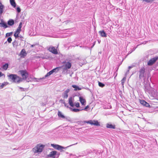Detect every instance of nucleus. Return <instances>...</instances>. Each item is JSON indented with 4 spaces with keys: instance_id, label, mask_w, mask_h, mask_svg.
<instances>
[{
    "instance_id": "nucleus-21",
    "label": "nucleus",
    "mask_w": 158,
    "mask_h": 158,
    "mask_svg": "<svg viewBox=\"0 0 158 158\" xmlns=\"http://www.w3.org/2000/svg\"><path fill=\"white\" fill-rule=\"evenodd\" d=\"M72 87L74 89V90L76 91L77 90H80L81 89V88H80L78 86L76 85H73Z\"/></svg>"
},
{
    "instance_id": "nucleus-11",
    "label": "nucleus",
    "mask_w": 158,
    "mask_h": 158,
    "mask_svg": "<svg viewBox=\"0 0 158 158\" xmlns=\"http://www.w3.org/2000/svg\"><path fill=\"white\" fill-rule=\"evenodd\" d=\"M140 102V104L142 105L143 106H145L146 107H150V106L148 103L146 101L143 100H139Z\"/></svg>"
},
{
    "instance_id": "nucleus-1",
    "label": "nucleus",
    "mask_w": 158,
    "mask_h": 158,
    "mask_svg": "<svg viewBox=\"0 0 158 158\" xmlns=\"http://www.w3.org/2000/svg\"><path fill=\"white\" fill-rule=\"evenodd\" d=\"M7 76L9 77V80L13 83H19L23 80L22 78L15 74H10Z\"/></svg>"
},
{
    "instance_id": "nucleus-43",
    "label": "nucleus",
    "mask_w": 158,
    "mask_h": 158,
    "mask_svg": "<svg viewBox=\"0 0 158 158\" xmlns=\"http://www.w3.org/2000/svg\"><path fill=\"white\" fill-rule=\"evenodd\" d=\"M60 102L63 104H65V101L64 99H60L59 101Z\"/></svg>"
},
{
    "instance_id": "nucleus-16",
    "label": "nucleus",
    "mask_w": 158,
    "mask_h": 158,
    "mask_svg": "<svg viewBox=\"0 0 158 158\" xmlns=\"http://www.w3.org/2000/svg\"><path fill=\"white\" fill-rule=\"evenodd\" d=\"M79 98V101H80L81 104L83 105H85L86 103L85 100L83 98L82 96H80Z\"/></svg>"
},
{
    "instance_id": "nucleus-6",
    "label": "nucleus",
    "mask_w": 158,
    "mask_h": 158,
    "mask_svg": "<svg viewBox=\"0 0 158 158\" xmlns=\"http://www.w3.org/2000/svg\"><path fill=\"white\" fill-rule=\"evenodd\" d=\"M63 64H65L64 67V71H66V73H67L68 69H70L72 66V64L71 63L68 61L66 62L65 61H63Z\"/></svg>"
},
{
    "instance_id": "nucleus-47",
    "label": "nucleus",
    "mask_w": 158,
    "mask_h": 158,
    "mask_svg": "<svg viewBox=\"0 0 158 158\" xmlns=\"http://www.w3.org/2000/svg\"><path fill=\"white\" fill-rule=\"evenodd\" d=\"M3 76H4V77H5V75L2 73L0 71V77Z\"/></svg>"
},
{
    "instance_id": "nucleus-18",
    "label": "nucleus",
    "mask_w": 158,
    "mask_h": 158,
    "mask_svg": "<svg viewBox=\"0 0 158 158\" xmlns=\"http://www.w3.org/2000/svg\"><path fill=\"white\" fill-rule=\"evenodd\" d=\"M106 127L107 128L115 129V126L114 125H112L111 123H107Z\"/></svg>"
},
{
    "instance_id": "nucleus-9",
    "label": "nucleus",
    "mask_w": 158,
    "mask_h": 158,
    "mask_svg": "<svg viewBox=\"0 0 158 158\" xmlns=\"http://www.w3.org/2000/svg\"><path fill=\"white\" fill-rule=\"evenodd\" d=\"M145 72V69L144 68H141L139 71V78L140 79L144 77V74Z\"/></svg>"
},
{
    "instance_id": "nucleus-7",
    "label": "nucleus",
    "mask_w": 158,
    "mask_h": 158,
    "mask_svg": "<svg viewBox=\"0 0 158 158\" xmlns=\"http://www.w3.org/2000/svg\"><path fill=\"white\" fill-rule=\"evenodd\" d=\"M158 59V56H156L151 59L148 63V64L149 66L153 65Z\"/></svg>"
},
{
    "instance_id": "nucleus-29",
    "label": "nucleus",
    "mask_w": 158,
    "mask_h": 158,
    "mask_svg": "<svg viewBox=\"0 0 158 158\" xmlns=\"http://www.w3.org/2000/svg\"><path fill=\"white\" fill-rule=\"evenodd\" d=\"M8 83L7 82H4L3 83H2V85L0 86V89H2Z\"/></svg>"
},
{
    "instance_id": "nucleus-33",
    "label": "nucleus",
    "mask_w": 158,
    "mask_h": 158,
    "mask_svg": "<svg viewBox=\"0 0 158 158\" xmlns=\"http://www.w3.org/2000/svg\"><path fill=\"white\" fill-rule=\"evenodd\" d=\"M143 1H144L147 3H151L155 0H143Z\"/></svg>"
},
{
    "instance_id": "nucleus-37",
    "label": "nucleus",
    "mask_w": 158,
    "mask_h": 158,
    "mask_svg": "<svg viewBox=\"0 0 158 158\" xmlns=\"http://www.w3.org/2000/svg\"><path fill=\"white\" fill-rule=\"evenodd\" d=\"M39 45V44L38 43H35L33 44H32V45H31V48H33V47H35V46H38Z\"/></svg>"
},
{
    "instance_id": "nucleus-19",
    "label": "nucleus",
    "mask_w": 158,
    "mask_h": 158,
    "mask_svg": "<svg viewBox=\"0 0 158 158\" xmlns=\"http://www.w3.org/2000/svg\"><path fill=\"white\" fill-rule=\"evenodd\" d=\"M7 23L8 25L12 26L14 24L15 21L13 19H11L7 21Z\"/></svg>"
},
{
    "instance_id": "nucleus-14",
    "label": "nucleus",
    "mask_w": 158,
    "mask_h": 158,
    "mask_svg": "<svg viewBox=\"0 0 158 158\" xmlns=\"http://www.w3.org/2000/svg\"><path fill=\"white\" fill-rule=\"evenodd\" d=\"M74 98L72 97H70L69 99V105L71 107H73L74 104L73 103Z\"/></svg>"
},
{
    "instance_id": "nucleus-31",
    "label": "nucleus",
    "mask_w": 158,
    "mask_h": 158,
    "mask_svg": "<svg viewBox=\"0 0 158 158\" xmlns=\"http://www.w3.org/2000/svg\"><path fill=\"white\" fill-rule=\"evenodd\" d=\"M13 33V32L6 33V37H7L11 36L12 35Z\"/></svg>"
},
{
    "instance_id": "nucleus-49",
    "label": "nucleus",
    "mask_w": 158,
    "mask_h": 158,
    "mask_svg": "<svg viewBox=\"0 0 158 158\" xmlns=\"http://www.w3.org/2000/svg\"><path fill=\"white\" fill-rule=\"evenodd\" d=\"M134 66V65H131V66H129L128 67V69H129V70L130 69H131L132 68H133Z\"/></svg>"
},
{
    "instance_id": "nucleus-35",
    "label": "nucleus",
    "mask_w": 158,
    "mask_h": 158,
    "mask_svg": "<svg viewBox=\"0 0 158 158\" xmlns=\"http://www.w3.org/2000/svg\"><path fill=\"white\" fill-rule=\"evenodd\" d=\"M19 34L18 33L15 32V33L14 34V36L15 39H17V38L19 37Z\"/></svg>"
},
{
    "instance_id": "nucleus-38",
    "label": "nucleus",
    "mask_w": 158,
    "mask_h": 158,
    "mask_svg": "<svg viewBox=\"0 0 158 158\" xmlns=\"http://www.w3.org/2000/svg\"><path fill=\"white\" fill-rule=\"evenodd\" d=\"M52 74V73H51L50 71L49 72H48L47 74L45 76V77H46Z\"/></svg>"
},
{
    "instance_id": "nucleus-24",
    "label": "nucleus",
    "mask_w": 158,
    "mask_h": 158,
    "mask_svg": "<svg viewBox=\"0 0 158 158\" xmlns=\"http://www.w3.org/2000/svg\"><path fill=\"white\" fill-rule=\"evenodd\" d=\"M69 109L72 111H73L74 112H78L82 110V109H76V108H74L73 109L71 108V107L69 108Z\"/></svg>"
},
{
    "instance_id": "nucleus-22",
    "label": "nucleus",
    "mask_w": 158,
    "mask_h": 158,
    "mask_svg": "<svg viewBox=\"0 0 158 158\" xmlns=\"http://www.w3.org/2000/svg\"><path fill=\"white\" fill-rule=\"evenodd\" d=\"M10 3L11 5L14 7L16 6V4L15 2V0H10Z\"/></svg>"
},
{
    "instance_id": "nucleus-62",
    "label": "nucleus",
    "mask_w": 158,
    "mask_h": 158,
    "mask_svg": "<svg viewBox=\"0 0 158 158\" xmlns=\"http://www.w3.org/2000/svg\"><path fill=\"white\" fill-rule=\"evenodd\" d=\"M144 87H145L144 90L146 92V87L145 86Z\"/></svg>"
},
{
    "instance_id": "nucleus-42",
    "label": "nucleus",
    "mask_w": 158,
    "mask_h": 158,
    "mask_svg": "<svg viewBox=\"0 0 158 158\" xmlns=\"http://www.w3.org/2000/svg\"><path fill=\"white\" fill-rule=\"evenodd\" d=\"M16 10L17 12L19 13L21 12V9L19 7H17L16 8Z\"/></svg>"
},
{
    "instance_id": "nucleus-17",
    "label": "nucleus",
    "mask_w": 158,
    "mask_h": 158,
    "mask_svg": "<svg viewBox=\"0 0 158 158\" xmlns=\"http://www.w3.org/2000/svg\"><path fill=\"white\" fill-rule=\"evenodd\" d=\"M99 33L102 37H106L107 34L104 30L100 31L98 32Z\"/></svg>"
},
{
    "instance_id": "nucleus-56",
    "label": "nucleus",
    "mask_w": 158,
    "mask_h": 158,
    "mask_svg": "<svg viewBox=\"0 0 158 158\" xmlns=\"http://www.w3.org/2000/svg\"><path fill=\"white\" fill-rule=\"evenodd\" d=\"M82 122H83V121L78 122V123H79L78 124H83L84 123H81Z\"/></svg>"
},
{
    "instance_id": "nucleus-8",
    "label": "nucleus",
    "mask_w": 158,
    "mask_h": 158,
    "mask_svg": "<svg viewBox=\"0 0 158 158\" xmlns=\"http://www.w3.org/2000/svg\"><path fill=\"white\" fill-rule=\"evenodd\" d=\"M48 50L50 52H51L53 54H58L57 51L55 47L52 46H50Z\"/></svg>"
},
{
    "instance_id": "nucleus-55",
    "label": "nucleus",
    "mask_w": 158,
    "mask_h": 158,
    "mask_svg": "<svg viewBox=\"0 0 158 158\" xmlns=\"http://www.w3.org/2000/svg\"><path fill=\"white\" fill-rule=\"evenodd\" d=\"M17 30L20 31H21V28L18 27L17 29Z\"/></svg>"
},
{
    "instance_id": "nucleus-13",
    "label": "nucleus",
    "mask_w": 158,
    "mask_h": 158,
    "mask_svg": "<svg viewBox=\"0 0 158 158\" xmlns=\"http://www.w3.org/2000/svg\"><path fill=\"white\" fill-rule=\"evenodd\" d=\"M69 91V89H68L62 94V97L64 98H68V93Z\"/></svg>"
},
{
    "instance_id": "nucleus-60",
    "label": "nucleus",
    "mask_w": 158,
    "mask_h": 158,
    "mask_svg": "<svg viewBox=\"0 0 158 158\" xmlns=\"http://www.w3.org/2000/svg\"><path fill=\"white\" fill-rule=\"evenodd\" d=\"M136 49V48H133V50L132 51H134L135 50V49Z\"/></svg>"
},
{
    "instance_id": "nucleus-2",
    "label": "nucleus",
    "mask_w": 158,
    "mask_h": 158,
    "mask_svg": "<svg viewBox=\"0 0 158 158\" xmlns=\"http://www.w3.org/2000/svg\"><path fill=\"white\" fill-rule=\"evenodd\" d=\"M57 115L58 117L61 119L70 122H72L73 121V120L69 116H64L62 113L60 111H58Z\"/></svg>"
},
{
    "instance_id": "nucleus-51",
    "label": "nucleus",
    "mask_w": 158,
    "mask_h": 158,
    "mask_svg": "<svg viewBox=\"0 0 158 158\" xmlns=\"http://www.w3.org/2000/svg\"><path fill=\"white\" fill-rule=\"evenodd\" d=\"M64 104V106H65V107H67V108H69H69H70V107H69V106H67V104H66V103H65V104Z\"/></svg>"
},
{
    "instance_id": "nucleus-63",
    "label": "nucleus",
    "mask_w": 158,
    "mask_h": 158,
    "mask_svg": "<svg viewBox=\"0 0 158 158\" xmlns=\"http://www.w3.org/2000/svg\"><path fill=\"white\" fill-rule=\"evenodd\" d=\"M83 48H85V49H87V48H88V47H85H85H83Z\"/></svg>"
},
{
    "instance_id": "nucleus-30",
    "label": "nucleus",
    "mask_w": 158,
    "mask_h": 158,
    "mask_svg": "<svg viewBox=\"0 0 158 158\" xmlns=\"http://www.w3.org/2000/svg\"><path fill=\"white\" fill-rule=\"evenodd\" d=\"M98 85L101 87H103L105 86V84L102 83V82H100L99 81H98Z\"/></svg>"
},
{
    "instance_id": "nucleus-36",
    "label": "nucleus",
    "mask_w": 158,
    "mask_h": 158,
    "mask_svg": "<svg viewBox=\"0 0 158 158\" xmlns=\"http://www.w3.org/2000/svg\"><path fill=\"white\" fill-rule=\"evenodd\" d=\"M85 154L87 155L89 153H90L91 152V151L90 150L87 149L85 151Z\"/></svg>"
},
{
    "instance_id": "nucleus-44",
    "label": "nucleus",
    "mask_w": 158,
    "mask_h": 158,
    "mask_svg": "<svg viewBox=\"0 0 158 158\" xmlns=\"http://www.w3.org/2000/svg\"><path fill=\"white\" fill-rule=\"evenodd\" d=\"M19 37L20 38V39L21 41H25V40H23V38L22 35H20L19 36Z\"/></svg>"
},
{
    "instance_id": "nucleus-32",
    "label": "nucleus",
    "mask_w": 158,
    "mask_h": 158,
    "mask_svg": "<svg viewBox=\"0 0 158 158\" xmlns=\"http://www.w3.org/2000/svg\"><path fill=\"white\" fill-rule=\"evenodd\" d=\"M34 79L36 80V79H37V78L35 77H31L30 78H28L27 80V81L28 82H29V81H31V80H33Z\"/></svg>"
},
{
    "instance_id": "nucleus-50",
    "label": "nucleus",
    "mask_w": 158,
    "mask_h": 158,
    "mask_svg": "<svg viewBox=\"0 0 158 158\" xmlns=\"http://www.w3.org/2000/svg\"><path fill=\"white\" fill-rule=\"evenodd\" d=\"M110 8L111 9V10H112L113 9H115L114 7V6H112V5L111 6H110Z\"/></svg>"
},
{
    "instance_id": "nucleus-5",
    "label": "nucleus",
    "mask_w": 158,
    "mask_h": 158,
    "mask_svg": "<svg viewBox=\"0 0 158 158\" xmlns=\"http://www.w3.org/2000/svg\"><path fill=\"white\" fill-rule=\"evenodd\" d=\"M19 72L23 77V79H27L28 76V73L26 70H20Z\"/></svg>"
},
{
    "instance_id": "nucleus-20",
    "label": "nucleus",
    "mask_w": 158,
    "mask_h": 158,
    "mask_svg": "<svg viewBox=\"0 0 158 158\" xmlns=\"http://www.w3.org/2000/svg\"><path fill=\"white\" fill-rule=\"evenodd\" d=\"M61 67H56L51 70L50 71L52 74H53L54 73H56L61 68Z\"/></svg>"
},
{
    "instance_id": "nucleus-3",
    "label": "nucleus",
    "mask_w": 158,
    "mask_h": 158,
    "mask_svg": "<svg viewBox=\"0 0 158 158\" xmlns=\"http://www.w3.org/2000/svg\"><path fill=\"white\" fill-rule=\"evenodd\" d=\"M77 143L70 145L66 147H64L61 146L59 145L58 144H51V145L55 149L60 150L61 152H62L64 151V150L62 149H66L67 148H68L69 147H70L72 145L77 144Z\"/></svg>"
},
{
    "instance_id": "nucleus-54",
    "label": "nucleus",
    "mask_w": 158,
    "mask_h": 158,
    "mask_svg": "<svg viewBox=\"0 0 158 158\" xmlns=\"http://www.w3.org/2000/svg\"><path fill=\"white\" fill-rule=\"evenodd\" d=\"M20 32V31H19L17 30H16V31L15 32L16 33H18L19 34Z\"/></svg>"
},
{
    "instance_id": "nucleus-34",
    "label": "nucleus",
    "mask_w": 158,
    "mask_h": 158,
    "mask_svg": "<svg viewBox=\"0 0 158 158\" xmlns=\"http://www.w3.org/2000/svg\"><path fill=\"white\" fill-rule=\"evenodd\" d=\"M126 77H124L123 79H122V80H121V83H122V84L123 85V84H124V82L125 81H126Z\"/></svg>"
},
{
    "instance_id": "nucleus-28",
    "label": "nucleus",
    "mask_w": 158,
    "mask_h": 158,
    "mask_svg": "<svg viewBox=\"0 0 158 158\" xmlns=\"http://www.w3.org/2000/svg\"><path fill=\"white\" fill-rule=\"evenodd\" d=\"M18 42L16 40H15L12 43L14 47L17 48L18 45Z\"/></svg>"
},
{
    "instance_id": "nucleus-12",
    "label": "nucleus",
    "mask_w": 158,
    "mask_h": 158,
    "mask_svg": "<svg viewBox=\"0 0 158 158\" xmlns=\"http://www.w3.org/2000/svg\"><path fill=\"white\" fill-rule=\"evenodd\" d=\"M27 55V53H26L25 50L24 49H22L20 53V56L21 57H24L26 56Z\"/></svg>"
},
{
    "instance_id": "nucleus-61",
    "label": "nucleus",
    "mask_w": 158,
    "mask_h": 158,
    "mask_svg": "<svg viewBox=\"0 0 158 158\" xmlns=\"http://www.w3.org/2000/svg\"><path fill=\"white\" fill-rule=\"evenodd\" d=\"M132 52V51H131V52H129L128 53V55L129 54H130V53H131Z\"/></svg>"
},
{
    "instance_id": "nucleus-64",
    "label": "nucleus",
    "mask_w": 158,
    "mask_h": 158,
    "mask_svg": "<svg viewBox=\"0 0 158 158\" xmlns=\"http://www.w3.org/2000/svg\"><path fill=\"white\" fill-rule=\"evenodd\" d=\"M108 5L110 6H112L111 4L110 3H109V4Z\"/></svg>"
},
{
    "instance_id": "nucleus-45",
    "label": "nucleus",
    "mask_w": 158,
    "mask_h": 158,
    "mask_svg": "<svg viewBox=\"0 0 158 158\" xmlns=\"http://www.w3.org/2000/svg\"><path fill=\"white\" fill-rule=\"evenodd\" d=\"M89 108V106H85V107L84 108L82 109V110H87V109H88Z\"/></svg>"
},
{
    "instance_id": "nucleus-27",
    "label": "nucleus",
    "mask_w": 158,
    "mask_h": 158,
    "mask_svg": "<svg viewBox=\"0 0 158 158\" xmlns=\"http://www.w3.org/2000/svg\"><path fill=\"white\" fill-rule=\"evenodd\" d=\"M93 125L97 126H100V124L97 120H93Z\"/></svg>"
},
{
    "instance_id": "nucleus-52",
    "label": "nucleus",
    "mask_w": 158,
    "mask_h": 158,
    "mask_svg": "<svg viewBox=\"0 0 158 158\" xmlns=\"http://www.w3.org/2000/svg\"><path fill=\"white\" fill-rule=\"evenodd\" d=\"M95 42H95H95L94 43H93V45H92L91 46V49L94 46V45H95Z\"/></svg>"
},
{
    "instance_id": "nucleus-59",
    "label": "nucleus",
    "mask_w": 158,
    "mask_h": 158,
    "mask_svg": "<svg viewBox=\"0 0 158 158\" xmlns=\"http://www.w3.org/2000/svg\"><path fill=\"white\" fill-rule=\"evenodd\" d=\"M63 73H66V71H64V68H63Z\"/></svg>"
},
{
    "instance_id": "nucleus-53",
    "label": "nucleus",
    "mask_w": 158,
    "mask_h": 158,
    "mask_svg": "<svg viewBox=\"0 0 158 158\" xmlns=\"http://www.w3.org/2000/svg\"><path fill=\"white\" fill-rule=\"evenodd\" d=\"M85 89H86V90H89V91L90 92H91V89H89V88H87V87H86V88H85Z\"/></svg>"
},
{
    "instance_id": "nucleus-48",
    "label": "nucleus",
    "mask_w": 158,
    "mask_h": 158,
    "mask_svg": "<svg viewBox=\"0 0 158 158\" xmlns=\"http://www.w3.org/2000/svg\"><path fill=\"white\" fill-rule=\"evenodd\" d=\"M22 22H20L18 27L21 28L22 27Z\"/></svg>"
},
{
    "instance_id": "nucleus-15",
    "label": "nucleus",
    "mask_w": 158,
    "mask_h": 158,
    "mask_svg": "<svg viewBox=\"0 0 158 158\" xmlns=\"http://www.w3.org/2000/svg\"><path fill=\"white\" fill-rule=\"evenodd\" d=\"M0 26L1 27H3L5 28L8 27L6 23L3 21V20H1V22L0 23Z\"/></svg>"
},
{
    "instance_id": "nucleus-46",
    "label": "nucleus",
    "mask_w": 158,
    "mask_h": 158,
    "mask_svg": "<svg viewBox=\"0 0 158 158\" xmlns=\"http://www.w3.org/2000/svg\"><path fill=\"white\" fill-rule=\"evenodd\" d=\"M118 67L117 68V69H116V71L114 73V74H116V75L115 76V77H116V76H117V71H118Z\"/></svg>"
},
{
    "instance_id": "nucleus-39",
    "label": "nucleus",
    "mask_w": 158,
    "mask_h": 158,
    "mask_svg": "<svg viewBox=\"0 0 158 158\" xmlns=\"http://www.w3.org/2000/svg\"><path fill=\"white\" fill-rule=\"evenodd\" d=\"M19 88L21 90V91H24L27 90V89L26 88H24L22 87H19Z\"/></svg>"
},
{
    "instance_id": "nucleus-41",
    "label": "nucleus",
    "mask_w": 158,
    "mask_h": 158,
    "mask_svg": "<svg viewBox=\"0 0 158 158\" xmlns=\"http://www.w3.org/2000/svg\"><path fill=\"white\" fill-rule=\"evenodd\" d=\"M75 106L77 108H79L80 107V103L79 102H77V103H75Z\"/></svg>"
},
{
    "instance_id": "nucleus-40",
    "label": "nucleus",
    "mask_w": 158,
    "mask_h": 158,
    "mask_svg": "<svg viewBox=\"0 0 158 158\" xmlns=\"http://www.w3.org/2000/svg\"><path fill=\"white\" fill-rule=\"evenodd\" d=\"M12 40V39L11 37H8L7 40V41L9 43H11Z\"/></svg>"
},
{
    "instance_id": "nucleus-58",
    "label": "nucleus",
    "mask_w": 158,
    "mask_h": 158,
    "mask_svg": "<svg viewBox=\"0 0 158 158\" xmlns=\"http://www.w3.org/2000/svg\"><path fill=\"white\" fill-rule=\"evenodd\" d=\"M129 73V69H128V70L127 71V72H126V74H128V73Z\"/></svg>"
},
{
    "instance_id": "nucleus-10",
    "label": "nucleus",
    "mask_w": 158,
    "mask_h": 158,
    "mask_svg": "<svg viewBox=\"0 0 158 158\" xmlns=\"http://www.w3.org/2000/svg\"><path fill=\"white\" fill-rule=\"evenodd\" d=\"M59 155V153H58L57 154V152L54 151L51 152L50 154L48 155V156L49 157H53L52 158H55V157L54 156L55 155H57L58 157Z\"/></svg>"
},
{
    "instance_id": "nucleus-4",
    "label": "nucleus",
    "mask_w": 158,
    "mask_h": 158,
    "mask_svg": "<svg viewBox=\"0 0 158 158\" xmlns=\"http://www.w3.org/2000/svg\"><path fill=\"white\" fill-rule=\"evenodd\" d=\"M44 146L42 144H38L36 147L33 148V151L35 153H40L41 152Z\"/></svg>"
},
{
    "instance_id": "nucleus-23",
    "label": "nucleus",
    "mask_w": 158,
    "mask_h": 158,
    "mask_svg": "<svg viewBox=\"0 0 158 158\" xmlns=\"http://www.w3.org/2000/svg\"><path fill=\"white\" fill-rule=\"evenodd\" d=\"M4 7V6L0 2V15H1L3 12V9Z\"/></svg>"
},
{
    "instance_id": "nucleus-57",
    "label": "nucleus",
    "mask_w": 158,
    "mask_h": 158,
    "mask_svg": "<svg viewBox=\"0 0 158 158\" xmlns=\"http://www.w3.org/2000/svg\"><path fill=\"white\" fill-rule=\"evenodd\" d=\"M122 94V91L120 90V91H119V94H120V96H121V94Z\"/></svg>"
},
{
    "instance_id": "nucleus-26",
    "label": "nucleus",
    "mask_w": 158,
    "mask_h": 158,
    "mask_svg": "<svg viewBox=\"0 0 158 158\" xmlns=\"http://www.w3.org/2000/svg\"><path fill=\"white\" fill-rule=\"evenodd\" d=\"M93 121L90 120L88 121H83V122H82L81 123H89L91 125H93Z\"/></svg>"
},
{
    "instance_id": "nucleus-25",
    "label": "nucleus",
    "mask_w": 158,
    "mask_h": 158,
    "mask_svg": "<svg viewBox=\"0 0 158 158\" xmlns=\"http://www.w3.org/2000/svg\"><path fill=\"white\" fill-rule=\"evenodd\" d=\"M9 66V64L8 63H5L3 65L2 68L4 70H6Z\"/></svg>"
}]
</instances>
